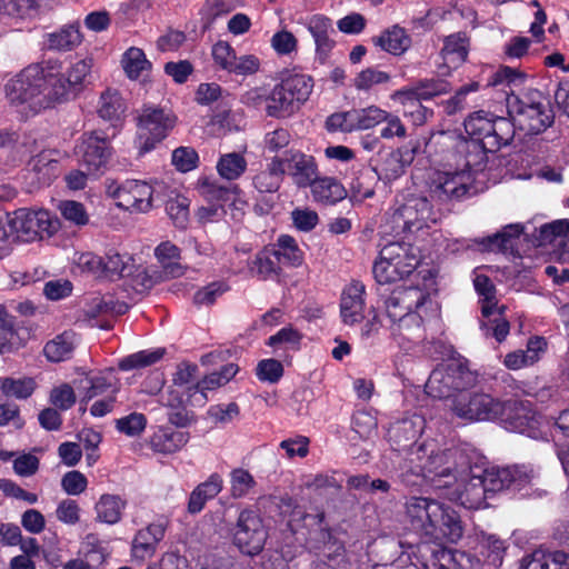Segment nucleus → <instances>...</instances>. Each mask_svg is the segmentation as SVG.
Returning a JSON list of instances; mask_svg holds the SVG:
<instances>
[{
  "mask_svg": "<svg viewBox=\"0 0 569 569\" xmlns=\"http://www.w3.org/2000/svg\"><path fill=\"white\" fill-rule=\"evenodd\" d=\"M523 569H569V553L537 549L522 560Z\"/></svg>",
  "mask_w": 569,
  "mask_h": 569,
  "instance_id": "27",
  "label": "nucleus"
},
{
  "mask_svg": "<svg viewBox=\"0 0 569 569\" xmlns=\"http://www.w3.org/2000/svg\"><path fill=\"white\" fill-rule=\"evenodd\" d=\"M36 389L32 378L0 377V391L7 398L27 399Z\"/></svg>",
  "mask_w": 569,
  "mask_h": 569,
  "instance_id": "49",
  "label": "nucleus"
},
{
  "mask_svg": "<svg viewBox=\"0 0 569 569\" xmlns=\"http://www.w3.org/2000/svg\"><path fill=\"white\" fill-rule=\"evenodd\" d=\"M288 94L281 82L276 84L268 93L267 116L278 119L287 118L299 110L297 102H293Z\"/></svg>",
  "mask_w": 569,
  "mask_h": 569,
  "instance_id": "33",
  "label": "nucleus"
},
{
  "mask_svg": "<svg viewBox=\"0 0 569 569\" xmlns=\"http://www.w3.org/2000/svg\"><path fill=\"white\" fill-rule=\"evenodd\" d=\"M51 86H53V96L58 102L67 99L71 89L83 83L92 68L91 59H82L72 63L66 72L62 71V63L58 60H47Z\"/></svg>",
  "mask_w": 569,
  "mask_h": 569,
  "instance_id": "10",
  "label": "nucleus"
},
{
  "mask_svg": "<svg viewBox=\"0 0 569 569\" xmlns=\"http://www.w3.org/2000/svg\"><path fill=\"white\" fill-rule=\"evenodd\" d=\"M470 171L438 172L430 184V198L439 203L465 198L472 186Z\"/></svg>",
  "mask_w": 569,
  "mask_h": 569,
  "instance_id": "15",
  "label": "nucleus"
},
{
  "mask_svg": "<svg viewBox=\"0 0 569 569\" xmlns=\"http://www.w3.org/2000/svg\"><path fill=\"white\" fill-rule=\"evenodd\" d=\"M312 197L317 202L333 204L346 198L345 187L335 178H318L310 184Z\"/></svg>",
  "mask_w": 569,
  "mask_h": 569,
  "instance_id": "32",
  "label": "nucleus"
},
{
  "mask_svg": "<svg viewBox=\"0 0 569 569\" xmlns=\"http://www.w3.org/2000/svg\"><path fill=\"white\" fill-rule=\"evenodd\" d=\"M284 167L280 157H273L267 167L260 170L252 179L254 188L263 193L277 192L282 183Z\"/></svg>",
  "mask_w": 569,
  "mask_h": 569,
  "instance_id": "29",
  "label": "nucleus"
},
{
  "mask_svg": "<svg viewBox=\"0 0 569 569\" xmlns=\"http://www.w3.org/2000/svg\"><path fill=\"white\" fill-rule=\"evenodd\" d=\"M82 41L79 28L70 24L47 36V46L50 50L68 51L79 46Z\"/></svg>",
  "mask_w": 569,
  "mask_h": 569,
  "instance_id": "43",
  "label": "nucleus"
},
{
  "mask_svg": "<svg viewBox=\"0 0 569 569\" xmlns=\"http://www.w3.org/2000/svg\"><path fill=\"white\" fill-rule=\"evenodd\" d=\"M133 269V259L128 253L121 254L116 250H109L103 257V276L106 277L130 276Z\"/></svg>",
  "mask_w": 569,
  "mask_h": 569,
  "instance_id": "45",
  "label": "nucleus"
},
{
  "mask_svg": "<svg viewBox=\"0 0 569 569\" xmlns=\"http://www.w3.org/2000/svg\"><path fill=\"white\" fill-rule=\"evenodd\" d=\"M449 91V84L442 80H423L417 86L403 91L402 93L407 97L412 104H416L419 109L427 113V109L422 108L419 103L420 100H428L436 96L447 93Z\"/></svg>",
  "mask_w": 569,
  "mask_h": 569,
  "instance_id": "37",
  "label": "nucleus"
},
{
  "mask_svg": "<svg viewBox=\"0 0 569 569\" xmlns=\"http://www.w3.org/2000/svg\"><path fill=\"white\" fill-rule=\"evenodd\" d=\"M372 42L382 50L399 56L409 49L411 39L403 28L393 26L383 31L380 36L372 38Z\"/></svg>",
  "mask_w": 569,
  "mask_h": 569,
  "instance_id": "36",
  "label": "nucleus"
},
{
  "mask_svg": "<svg viewBox=\"0 0 569 569\" xmlns=\"http://www.w3.org/2000/svg\"><path fill=\"white\" fill-rule=\"evenodd\" d=\"M6 97L19 112L36 114L58 102L53 96V86L47 62L30 64L21 70L4 86Z\"/></svg>",
  "mask_w": 569,
  "mask_h": 569,
  "instance_id": "2",
  "label": "nucleus"
},
{
  "mask_svg": "<svg viewBox=\"0 0 569 569\" xmlns=\"http://www.w3.org/2000/svg\"><path fill=\"white\" fill-rule=\"evenodd\" d=\"M480 555L485 562L493 568L502 565L508 543L496 535L483 533L479 540Z\"/></svg>",
  "mask_w": 569,
  "mask_h": 569,
  "instance_id": "38",
  "label": "nucleus"
},
{
  "mask_svg": "<svg viewBox=\"0 0 569 569\" xmlns=\"http://www.w3.org/2000/svg\"><path fill=\"white\" fill-rule=\"evenodd\" d=\"M224 386L217 371L206 376L201 381L189 386V398L192 406L202 407L208 398L206 390H212L218 387Z\"/></svg>",
  "mask_w": 569,
  "mask_h": 569,
  "instance_id": "55",
  "label": "nucleus"
},
{
  "mask_svg": "<svg viewBox=\"0 0 569 569\" xmlns=\"http://www.w3.org/2000/svg\"><path fill=\"white\" fill-rule=\"evenodd\" d=\"M463 535V527L458 512L441 502L440 516L432 520L427 540L435 543H456Z\"/></svg>",
  "mask_w": 569,
  "mask_h": 569,
  "instance_id": "19",
  "label": "nucleus"
},
{
  "mask_svg": "<svg viewBox=\"0 0 569 569\" xmlns=\"http://www.w3.org/2000/svg\"><path fill=\"white\" fill-rule=\"evenodd\" d=\"M280 161L284 167V173L291 177L293 183L299 188L310 187L317 177V164L311 156L300 151H287Z\"/></svg>",
  "mask_w": 569,
  "mask_h": 569,
  "instance_id": "21",
  "label": "nucleus"
},
{
  "mask_svg": "<svg viewBox=\"0 0 569 569\" xmlns=\"http://www.w3.org/2000/svg\"><path fill=\"white\" fill-rule=\"evenodd\" d=\"M190 201L187 197L177 194L171 197L166 203V211L174 226L184 229L189 222Z\"/></svg>",
  "mask_w": 569,
  "mask_h": 569,
  "instance_id": "56",
  "label": "nucleus"
},
{
  "mask_svg": "<svg viewBox=\"0 0 569 569\" xmlns=\"http://www.w3.org/2000/svg\"><path fill=\"white\" fill-rule=\"evenodd\" d=\"M425 419L412 415L397 420L388 428V441L395 451L405 453V458L417 449V440L425 429Z\"/></svg>",
  "mask_w": 569,
  "mask_h": 569,
  "instance_id": "17",
  "label": "nucleus"
},
{
  "mask_svg": "<svg viewBox=\"0 0 569 569\" xmlns=\"http://www.w3.org/2000/svg\"><path fill=\"white\" fill-rule=\"evenodd\" d=\"M473 284L477 292L485 298L481 306L483 320L480 328L486 337L492 336L498 342H502L509 335L510 325L502 315L503 308L496 309L493 284L489 277L485 274H478L473 280Z\"/></svg>",
  "mask_w": 569,
  "mask_h": 569,
  "instance_id": "7",
  "label": "nucleus"
},
{
  "mask_svg": "<svg viewBox=\"0 0 569 569\" xmlns=\"http://www.w3.org/2000/svg\"><path fill=\"white\" fill-rule=\"evenodd\" d=\"M382 259L392 261L400 272L411 274L420 263L418 247L405 242H390L382 247Z\"/></svg>",
  "mask_w": 569,
  "mask_h": 569,
  "instance_id": "25",
  "label": "nucleus"
},
{
  "mask_svg": "<svg viewBox=\"0 0 569 569\" xmlns=\"http://www.w3.org/2000/svg\"><path fill=\"white\" fill-rule=\"evenodd\" d=\"M306 27L313 38L317 60L326 63L336 47V31L331 19L323 14H315L307 20Z\"/></svg>",
  "mask_w": 569,
  "mask_h": 569,
  "instance_id": "22",
  "label": "nucleus"
},
{
  "mask_svg": "<svg viewBox=\"0 0 569 569\" xmlns=\"http://www.w3.org/2000/svg\"><path fill=\"white\" fill-rule=\"evenodd\" d=\"M126 500L117 495H102L96 505L97 518L101 522L114 525L120 521Z\"/></svg>",
  "mask_w": 569,
  "mask_h": 569,
  "instance_id": "40",
  "label": "nucleus"
},
{
  "mask_svg": "<svg viewBox=\"0 0 569 569\" xmlns=\"http://www.w3.org/2000/svg\"><path fill=\"white\" fill-rule=\"evenodd\" d=\"M503 403V412L499 416L517 432L532 436L538 427V417L528 401L508 400Z\"/></svg>",
  "mask_w": 569,
  "mask_h": 569,
  "instance_id": "20",
  "label": "nucleus"
},
{
  "mask_svg": "<svg viewBox=\"0 0 569 569\" xmlns=\"http://www.w3.org/2000/svg\"><path fill=\"white\" fill-rule=\"evenodd\" d=\"M441 53L447 64L452 67L461 64L468 54L466 37L462 33L447 37Z\"/></svg>",
  "mask_w": 569,
  "mask_h": 569,
  "instance_id": "48",
  "label": "nucleus"
},
{
  "mask_svg": "<svg viewBox=\"0 0 569 569\" xmlns=\"http://www.w3.org/2000/svg\"><path fill=\"white\" fill-rule=\"evenodd\" d=\"M392 231L396 234L421 229L428 221H436L427 198H412L391 214Z\"/></svg>",
  "mask_w": 569,
  "mask_h": 569,
  "instance_id": "11",
  "label": "nucleus"
},
{
  "mask_svg": "<svg viewBox=\"0 0 569 569\" xmlns=\"http://www.w3.org/2000/svg\"><path fill=\"white\" fill-rule=\"evenodd\" d=\"M256 485L253 476L243 468H236L230 472V492L233 498L248 496Z\"/></svg>",
  "mask_w": 569,
  "mask_h": 569,
  "instance_id": "57",
  "label": "nucleus"
},
{
  "mask_svg": "<svg viewBox=\"0 0 569 569\" xmlns=\"http://www.w3.org/2000/svg\"><path fill=\"white\" fill-rule=\"evenodd\" d=\"M76 154L88 173H99L111 156L109 141L99 131L83 133L76 147Z\"/></svg>",
  "mask_w": 569,
  "mask_h": 569,
  "instance_id": "13",
  "label": "nucleus"
},
{
  "mask_svg": "<svg viewBox=\"0 0 569 569\" xmlns=\"http://www.w3.org/2000/svg\"><path fill=\"white\" fill-rule=\"evenodd\" d=\"M428 300V295L416 287L399 288L386 300V312L391 322L402 317L406 321H419V310Z\"/></svg>",
  "mask_w": 569,
  "mask_h": 569,
  "instance_id": "12",
  "label": "nucleus"
},
{
  "mask_svg": "<svg viewBox=\"0 0 569 569\" xmlns=\"http://www.w3.org/2000/svg\"><path fill=\"white\" fill-rule=\"evenodd\" d=\"M62 217L76 226H86L89 222V214L81 202L63 200L59 203Z\"/></svg>",
  "mask_w": 569,
  "mask_h": 569,
  "instance_id": "64",
  "label": "nucleus"
},
{
  "mask_svg": "<svg viewBox=\"0 0 569 569\" xmlns=\"http://www.w3.org/2000/svg\"><path fill=\"white\" fill-rule=\"evenodd\" d=\"M476 383L477 373L460 359H451L432 370L426 382V392L438 399L451 398L455 392L462 393Z\"/></svg>",
  "mask_w": 569,
  "mask_h": 569,
  "instance_id": "4",
  "label": "nucleus"
},
{
  "mask_svg": "<svg viewBox=\"0 0 569 569\" xmlns=\"http://www.w3.org/2000/svg\"><path fill=\"white\" fill-rule=\"evenodd\" d=\"M522 229L520 224H509L502 231L485 238L481 244L490 251H507L512 247V240L520 236Z\"/></svg>",
  "mask_w": 569,
  "mask_h": 569,
  "instance_id": "51",
  "label": "nucleus"
},
{
  "mask_svg": "<svg viewBox=\"0 0 569 569\" xmlns=\"http://www.w3.org/2000/svg\"><path fill=\"white\" fill-rule=\"evenodd\" d=\"M546 341L540 337L531 338L526 350H517L505 357L503 363L508 369L518 370L522 367L533 365L543 352Z\"/></svg>",
  "mask_w": 569,
  "mask_h": 569,
  "instance_id": "34",
  "label": "nucleus"
},
{
  "mask_svg": "<svg viewBox=\"0 0 569 569\" xmlns=\"http://www.w3.org/2000/svg\"><path fill=\"white\" fill-rule=\"evenodd\" d=\"M488 492L505 489L521 490L530 483L533 472L526 467L487 468L479 475Z\"/></svg>",
  "mask_w": 569,
  "mask_h": 569,
  "instance_id": "16",
  "label": "nucleus"
},
{
  "mask_svg": "<svg viewBox=\"0 0 569 569\" xmlns=\"http://www.w3.org/2000/svg\"><path fill=\"white\" fill-rule=\"evenodd\" d=\"M365 290V284L359 281H352L343 289L340 301L343 323L351 326L363 319Z\"/></svg>",
  "mask_w": 569,
  "mask_h": 569,
  "instance_id": "24",
  "label": "nucleus"
},
{
  "mask_svg": "<svg viewBox=\"0 0 569 569\" xmlns=\"http://www.w3.org/2000/svg\"><path fill=\"white\" fill-rule=\"evenodd\" d=\"M236 186H224L217 181L203 180L200 184V193L210 202L228 201L237 191Z\"/></svg>",
  "mask_w": 569,
  "mask_h": 569,
  "instance_id": "61",
  "label": "nucleus"
},
{
  "mask_svg": "<svg viewBox=\"0 0 569 569\" xmlns=\"http://www.w3.org/2000/svg\"><path fill=\"white\" fill-rule=\"evenodd\" d=\"M458 449L436 451L432 443H420L403 459L401 468L413 476L432 481L438 488L449 487L458 481Z\"/></svg>",
  "mask_w": 569,
  "mask_h": 569,
  "instance_id": "3",
  "label": "nucleus"
},
{
  "mask_svg": "<svg viewBox=\"0 0 569 569\" xmlns=\"http://www.w3.org/2000/svg\"><path fill=\"white\" fill-rule=\"evenodd\" d=\"M176 124V117L164 109L144 106L138 116V134L140 152L144 153L167 137Z\"/></svg>",
  "mask_w": 569,
  "mask_h": 569,
  "instance_id": "5",
  "label": "nucleus"
},
{
  "mask_svg": "<svg viewBox=\"0 0 569 569\" xmlns=\"http://www.w3.org/2000/svg\"><path fill=\"white\" fill-rule=\"evenodd\" d=\"M441 502L429 498L411 496L405 502V518L410 528L427 538L432 520L440 516Z\"/></svg>",
  "mask_w": 569,
  "mask_h": 569,
  "instance_id": "18",
  "label": "nucleus"
},
{
  "mask_svg": "<svg viewBox=\"0 0 569 569\" xmlns=\"http://www.w3.org/2000/svg\"><path fill=\"white\" fill-rule=\"evenodd\" d=\"M487 492L480 476L472 475L467 482L458 486L455 499L467 508L477 509L483 505Z\"/></svg>",
  "mask_w": 569,
  "mask_h": 569,
  "instance_id": "28",
  "label": "nucleus"
},
{
  "mask_svg": "<svg viewBox=\"0 0 569 569\" xmlns=\"http://www.w3.org/2000/svg\"><path fill=\"white\" fill-rule=\"evenodd\" d=\"M507 106L515 123L483 110L470 114L463 122L466 132L487 152L509 144L515 136V126L526 133L538 134L553 122L549 103L537 90L508 98Z\"/></svg>",
  "mask_w": 569,
  "mask_h": 569,
  "instance_id": "1",
  "label": "nucleus"
},
{
  "mask_svg": "<svg viewBox=\"0 0 569 569\" xmlns=\"http://www.w3.org/2000/svg\"><path fill=\"white\" fill-rule=\"evenodd\" d=\"M189 440V433L161 428L150 438V447L159 453H173L180 450Z\"/></svg>",
  "mask_w": 569,
  "mask_h": 569,
  "instance_id": "35",
  "label": "nucleus"
},
{
  "mask_svg": "<svg viewBox=\"0 0 569 569\" xmlns=\"http://www.w3.org/2000/svg\"><path fill=\"white\" fill-rule=\"evenodd\" d=\"M126 103L114 89H107L100 96L98 114L109 121H119L126 112Z\"/></svg>",
  "mask_w": 569,
  "mask_h": 569,
  "instance_id": "41",
  "label": "nucleus"
},
{
  "mask_svg": "<svg viewBox=\"0 0 569 569\" xmlns=\"http://www.w3.org/2000/svg\"><path fill=\"white\" fill-rule=\"evenodd\" d=\"M270 46L278 56H291L298 51V39L296 36L286 30L277 31L270 39Z\"/></svg>",
  "mask_w": 569,
  "mask_h": 569,
  "instance_id": "62",
  "label": "nucleus"
},
{
  "mask_svg": "<svg viewBox=\"0 0 569 569\" xmlns=\"http://www.w3.org/2000/svg\"><path fill=\"white\" fill-rule=\"evenodd\" d=\"M503 403L487 393H458L451 400L453 413L465 420H493L503 412Z\"/></svg>",
  "mask_w": 569,
  "mask_h": 569,
  "instance_id": "8",
  "label": "nucleus"
},
{
  "mask_svg": "<svg viewBox=\"0 0 569 569\" xmlns=\"http://www.w3.org/2000/svg\"><path fill=\"white\" fill-rule=\"evenodd\" d=\"M72 350L73 335L63 332L46 343L43 353L49 361L59 362L70 358Z\"/></svg>",
  "mask_w": 569,
  "mask_h": 569,
  "instance_id": "50",
  "label": "nucleus"
},
{
  "mask_svg": "<svg viewBox=\"0 0 569 569\" xmlns=\"http://www.w3.org/2000/svg\"><path fill=\"white\" fill-rule=\"evenodd\" d=\"M223 480L220 475L212 473L207 481L198 485L190 493L188 511L190 513L200 512L206 502L213 499L222 490Z\"/></svg>",
  "mask_w": 569,
  "mask_h": 569,
  "instance_id": "30",
  "label": "nucleus"
},
{
  "mask_svg": "<svg viewBox=\"0 0 569 569\" xmlns=\"http://www.w3.org/2000/svg\"><path fill=\"white\" fill-rule=\"evenodd\" d=\"M237 547L247 555L259 553L267 540V531L259 515L250 509L240 512L233 532Z\"/></svg>",
  "mask_w": 569,
  "mask_h": 569,
  "instance_id": "9",
  "label": "nucleus"
},
{
  "mask_svg": "<svg viewBox=\"0 0 569 569\" xmlns=\"http://www.w3.org/2000/svg\"><path fill=\"white\" fill-rule=\"evenodd\" d=\"M376 179L378 178L373 170L367 168L360 171L351 183L353 196L360 200L371 198L375 194L373 181Z\"/></svg>",
  "mask_w": 569,
  "mask_h": 569,
  "instance_id": "63",
  "label": "nucleus"
},
{
  "mask_svg": "<svg viewBox=\"0 0 569 569\" xmlns=\"http://www.w3.org/2000/svg\"><path fill=\"white\" fill-rule=\"evenodd\" d=\"M280 270V263L272 256V250L269 249L257 253L253 260L249 263L250 274L262 280L279 276Z\"/></svg>",
  "mask_w": 569,
  "mask_h": 569,
  "instance_id": "44",
  "label": "nucleus"
},
{
  "mask_svg": "<svg viewBox=\"0 0 569 569\" xmlns=\"http://www.w3.org/2000/svg\"><path fill=\"white\" fill-rule=\"evenodd\" d=\"M26 171L31 187L48 186L58 174V161L41 151L28 161Z\"/></svg>",
  "mask_w": 569,
  "mask_h": 569,
  "instance_id": "26",
  "label": "nucleus"
},
{
  "mask_svg": "<svg viewBox=\"0 0 569 569\" xmlns=\"http://www.w3.org/2000/svg\"><path fill=\"white\" fill-rule=\"evenodd\" d=\"M127 303L116 301L111 296L96 297L86 307L84 313L88 318H97L103 315L120 316L128 311Z\"/></svg>",
  "mask_w": 569,
  "mask_h": 569,
  "instance_id": "47",
  "label": "nucleus"
},
{
  "mask_svg": "<svg viewBox=\"0 0 569 569\" xmlns=\"http://www.w3.org/2000/svg\"><path fill=\"white\" fill-rule=\"evenodd\" d=\"M161 183L150 184L144 181L129 180L120 186L114 196L118 206L132 212H148L158 199Z\"/></svg>",
  "mask_w": 569,
  "mask_h": 569,
  "instance_id": "14",
  "label": "nucleus"
},
{
  "mask_svg": "<svg viewBox=\"0 0 569 569\" xmlns=\"http://www.w3.org/2000/svg\"><path fill=\"white\" fill-rule=\"evenodd\" d=\"M272 256L279 263L291 267H298L303 261V253L299 249L297 241L288 234L278 238L276 248L272 249Z\"/></svg>",
  "mask_w": 569,
  "mask_h": 569,
  "instance_id": "42",
  "label": "nucleus"
},
{
  "mask_svg": "<svg viewBox=\"0 0 569 569\" xmlns=\"http://www.w3.org/2000/svg\"><path fill=\"white\" fill-rule=\"evenodd\" d=\"M415 151L410 148H399L381 154V159L377 168L372 170L377 173L378 179L392 181L401 177L405 169L413 161Z\"/></svg>",
  "mask_w": 569,
  "mask_h": 569,
  "instance_id": "23",
  "label": "nucleus"
},
{
  "mask_svg": "<svg viewBox=\"0 0 569 569\" xmlns=\"http://www.w3.org/2000/svg\"><path fill=\"white\" fill-rule=\"evenodd\" d=\"M164 355V349L142 350L129 355L119 361V368L123 371L140 369L158 362Z\"/></svg>",
  "mask_w": 569,
  "mask_h": 569,
  "instance_id": "53",
  "label": "nucleus"
},
{
  "mask_svg": "<svg viewBox=\"0 0 569 569\" xmlns=\"http://www.w3.org/2000/svg\"><path fill=\"white\" fill-rule=\"evenodd\" d=\"M353 110L356 113V130H367L373 128L375 126L381 123L387 117V111L376 106Z\"/></svg>",
  "mask_w": 569,
  "mask_h": 569,
  "instance_id": "60",
  "label": "nucleus"
},
{
  "mask_svg": "<svg viewBox=\"0 0 569 569\" xmlns=\"http://www.w3.org/2000/svg\"><path fill=\"white\" fill-rule=\"evenodd\" d=\"M231 9L229 0H207L201 9L202 28L210 29L216 19L229 13Z\"/></svg>",
  "mask_w": 569,
  "mask_h": 569,
  "instance_id": "58",
  "label": "nucleus"
},
{
  "mask_svg": "<svg viewBox=\"0 0 569 569\" xmlns=\"http://www.w3.org/2000/svg\"><path fill=\"white\" fill-rule=\"evenodd\" d=\"M247 169V160L237 152L222 154L217 163L220 177L227 180L238 179Z\"/></svg>",
  "mask_w": 569,
  "mask_h": 569,
  "instance_id": "52",
  "label": "nucleus"
},
{
  "mask_svg": "<svg viewBox=\"0 0 569 569\" xmlns=\"http://www.w3.org/2000/svg\"><path fill=\"white\" fill-rule=\"evenodd\" d=\"M283 90L288 91V96L297 102L298 109L303 104L312 92L313 82L311 77L302 73H290L280 81Z\"/></svg>",
  "mask_w": 569,
  "mask_h": 569,
  "instance_id": "39",
  "label": "nucleus"
},
{
  "mask_svg": "<svg viewBox=\"0 0 569 569\" xmlns=\"http://www.w3.org/2000/svg\"><path fill=\"white\" fill-rule=\"evenodd\" d=\"M372 272L379 283L396 282L408 277L406 273L400 272V269L392 261L382 259L381 250L379 259L373 264Z\"/></svg>",
  "mask_w": 569,
  "mask_h": 569,
  "instance_id": "59",
  "label": "nucleus"
},
{
  "mask_svg": "<svg viewBox=\"0 0 569 569\" xmlns=\"http://www.w3.org/2000/svg\"><path fill=\"white\" fill-rule=\"evenodd\" d=\"M551 435L557 446L568 447L566 451H558V456L566 475L569 477V409L563 410L558 416Z\"/></svg>",
  "mask_w": 569,
  "mask_h": 569,
  "instance_id": "46",
  "label": "nucleus"
},
{
  "mask_svg": "<svg viewBox=\"0 0 569 569\" xmlns=\"http://www.w3.org/2000/svg\"><path fill=\"white\" fill-rule=\"evenodd\" d=\"M569 242V220H556L542 224L535 236V243L538 247L553 244L566 247Z\"/></svg>",
  "mask_w": 569,
  "mask_h": 569,
  "instance_id": "31",
  "label": "nucleus"
},
{
  "mask_svg": "<svg viewBox=\"0 0 569 569\" xmlns=\"http://www.w3.org/2000/svg\"><path fill=\"white\" fill-rule=\"evenodd\" d=\"M8 226L16 232L19 241L31 242L51 237L58 230V220L47 210L19 209L8 219Z\"/></svg>",
  "mask_w": 569,
  "mask_h": 569,
  "instance_id": "6",
  "label": "nucleus"
},
{
  "mask_svg": "<svg viewBox=\"0 0 569 569\" xmlns=\"http://www.w3.org/2000/svg\"><path fill=\"white\" fill-rule=\"evenodd\" d=\"M122 67L124 72L130 79H137L144 70H148L151 64L146 59L143 51L139 48H129L122 57Z\"/></svg>",
  "mask_w": 569,
  "mask_h": 569,
  "instance_id": "54",
  "label": "nucleus"
}]
</instances>
